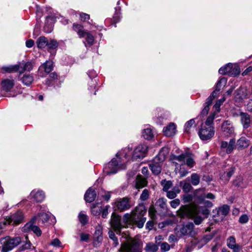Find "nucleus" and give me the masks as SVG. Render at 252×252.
Instances as JSON below:
<instances>
[{"label":"nucleus","mask_w":252,"mask_h":252,"mask_svg":"<svg viewBox=\"0 0 252 252\" xmlns=\"http://www.w3.org/2000/svg\"><path fill=\"white\" fill-rule=\"evenodd\" d=\"M129 147L122 149L116 155V158L105 165L104 172L107 175L116 173L119 170L126 168V163L130 161L129 154H131Z\"/></svg>","instance_id":"obj_1"},{"label":"nucleus","mask_w":252,"mask_h":252,"mask_svg":"<svg viewBox=\"0 0 252 252\" xmlns=\"http://www.w3.org/2000/svg\"><path fill=\"white\" fill-rule=\"evenodd\" d=\"M214 120V114H211L204 124H202L199 128L198 134L202 141L211 140L215 134V128L212 126Z\"/></svg>","instance_id":"obj_2"},{"label":"nucleus","mask_w":252,"mask_h":252,"mask_svg":"<svg viewBox=\"0 0 252 252\" xmlns=\"http://www.w3.org/2000/svg\"><path fill=\"white\" fill-rule=\"evenodd\" d=\"M200 211V208L195 205H185L181 207L178 212L181 217L194 218V223L199 225L202 221V218L199 216Z\"/></svg>","instance_id":"obj_3"},{"label":"nucleus","mask_w":252,"mask_h":252,"mask_svg":"<svg viewBox=\"0 0 252 252\" xmlns=\"http://www.w3.org/2000/svg\"><path fill=\"white\" fill-rule=\"evenodd\" d=\"M142 248L141 241L137 239H133L123 243L119 251L120 252H142Z\"/></svg>","instance_id":"obj_4"},{"label":"nucleus","mask_w":252,"mask_h":252,"mask_svg":"<svg viewBox=\"0 0 252 252\" xmlns=\"http://www.w3.org/2000/svg\"><path fill=\"white\" fill-rule=\"evenodd\" d=\"M146 213V209L145 205L143 204H139L131 213H126L124 215V221H135L139 217H144Z\"/></svg>","instance_id":"obj_5"},{"label":"nucleus","mask_w":252,"mask_h":252,"mask_svg":"<svg viewBox=\"0 0 252 252\" xmlns=\"http://www.w3.org/2000/svg\"><path fill=\"white\" fill-rule=\"evenodd\" d=\"M131 148V154H129L131 160H137L141 159L146 156L148 150V147L145 144H141L136 146L134 150L132 151L131 147L128 146Z\"/></svg>","instance_id":"obj_6"},{"label":"nucleus","mask_w":252,"mask_h":252,"mask_svg":"<svg viewBox=\"0 0 252 252\" xmlns=\"http://www.w3.org/2000/svg\"><path fill=\"white\" fill-rule=\"evenodd\" d=\"M21 242L20 237L10 238L9 237L0 239V244L2 245V252H8L17 246Z\"/></svg>","instance_id":"obj_7"},{"label":"nucleus","mask_w":252,"mask_h":252,"mask_svg":"<svg viewBox=\"0 0 252 252\" xmlns=\"http://www.w3.org/2000/svg\"><path fill=\"white\" fill-rule=\"evenodd\" d=\"M171 159L178 161L184 165L186 164L190 168L192 167L195 164L192 155L189 153H184L179 156H172Z\"/></svg>","instance_id":"obj_8"},{"label":"nucleus","mask_w":252,"mask_h":252,"mask_svg":"<svg viewBox=\"0 0 252 252\" xmlns=\"http://www.w3.org/2000/svg\"><path fill=\"white\" fill-rule=\"evenodd\" d=\"M110 224L111 227L117 234H120L121 229L123 227H128V224L124 222L123 219V221H122L121 217L115 213H113L111 215Z\"/></svg>","instance_id":"obj_9"},{"label":"nucleus","mask_w":252,"mask_h":252,"mask_svg":"<svg viewBox=\"0 0 252 252\" xmlns=\"http://www.w3.org/2000/svg\"><path fill=\"white\" fill-rule=\"evenodd\" d=\"M24 215L21 211H17L12 214L9 217H7L4 219V220L7 221V225L10 224H18L22 222L24 219Z\"/></svg>","instance_id":"obj_10"},{"label":"nucleus","mask_w":252,"mask_h":252,"mask_svg":"<svg viewBox=\"0 0 252 252\" xmlns=\"http://www.w3.org/2000/svg\"><path fill=\"white\" fill-rule=\"evenodd\" d=\"M115 207L121 212L129 209L133 204L127 198H123L118 199L114 203Z\"/></svg>","instance_id":"obj_11"},{"label":"nucleus","mask_w":252,"mask_h":252,"mask_svg":"<svg viewBox=\"0 0 252 252\" xmlns=\"http://www.w3.org/2000/svg\"><path fill=\"white\" fill-rule=\"evenodd\" d=\"M45 198L44 192L40 189H33L30 193L29 198L37 203L42 202Z\"/></svg>","instance_id":"obj_12"},{"label":"nucleus","mask_w":252,"mask_h":252,"mask_svg":"<svg viewBox=\"0 0 252 252\" xmlns=\"http://www.w3.org/2000/svg\"><path fill=\"white\" fill-rule=\"evenodd\" d=\"M0 85L1 92H9L13 89L15 85V81L12 77L5 78L2 80Z\"/></svg>","instance_id":"obj_13"},{"label":"nucleus","mask_w":252,"mask_h":252,"mask_svg":"<svg viewBox=\"0 0 252 252\" xmlns=\"http://www.w3.org/2000/svg\"><path fill=\"white\" fill-rule=\"evenodd\" d=\"M36 220L32 221L31 220L27 223L22 228V231L24 232H27L30 231H32L37 236H40L41 235V230L36 225H33V223L35 222Z\"/></svg>","instance_id":"obj_14"},{"label":"nucleus","mask_w":252,"mask_h":252,"mask_svg":"<svg viewBox=\"0 0 252 252\" xmlns=\"http://www.w3.org/2000/svg\"><path fill=\"white\" fill-rule=\"evenodd\" d=\"M219 72L220 74H226L233 75L238 74L240 71L237 68H233V64L231 63H228V64L221 67L219 70Z\"/></svg>","instance_id":"obj_15"},{"label":"nucleus","mask_w":252,"mask_h":252,"mask_svg":"<svg viewBox=\"0 0 252 252\" xmlns=\"http://www.w3.org/2000/svg\"><path fill=\"white\" fill-rule=\"evenodd\" d=\"M221 130L226 136H230L234 133V129L232 123L229 120L223 122L221 125Z\"/></svg>","instance_id":"obj_16"},{"label":"nucleus","mask_w":252,"mask_h":252,"mask_svg":"<svg viewBox=\"0 0 252 252\" xmlns=\"http://www.w3.org/2000/svg\"><path fill=\"white\" fill-rule=\"evenodd\" d=\"M235 139H231L228 143L226 141H221L220 144V149L222 151L225 152L226 154H230L232 152L235 147Z\"/></svg>","instance_id":"obj_17"},{"label":"nucleus","mask_w":252,"mask_h":252,"mask_svg":"<svg viewBox=\"0 0 252 252\" xmlns=\"http://www.w3.org/2000/svg\"><path fill=\"white\" fill-rule=\"evenodd\" d=\"M51 217L52 216L50 213L40 212L32 218V221L36 220L38 224H45L48 221Z\"/></svg>","instance_id":"obj_18"},{"label":"nucleus","mask_w":252,"mask_h":252,"mask_svg":"<svg viewBox=\"0 0 252 252\" xmlns=\"http://www.w3.org/2000/svg\"><path fill=\"white\" fill-rule=\"evenodd\" d=\"M194 224L192 222L184 225L180 229V232L182 235H189L193 236L195 232L193 230Z\"/></svg>","instance_id":"obj_19"},{"label":"nucleus","mask_w":252,"mask_h":252,"mask_svg":"<svg viewBox=\"0 0 252 252\" xmlns=\"http://www.w3.org/2000/svg\"><path fill=\"white\" fill-rule=\"evenodd\" d=\"M226 245L229 249L232 250L233 252H240L242 250V246L236 243L233 236H230L227 239Z\"/></svg>","instance_id":"obj_20"},{"label":"nucleus","mask_w":252,"mask_h":252,"mask_svg":"<svg viewBox=\"0 0 252 252\" xmlns=\"http://www.w3.org/2000/svg\"><path fill=\"white\" fill-rule=\"evenodd\" d=\"M241 121L244 128H248L252 126V117L246 113H240Z\"/></svg>","instance_id":"obj_21"},{"label":"nucleus","mask_w":252,"mask_h":252,"mask_svg":"<svg viewBox=\"0 0 252 252\" xmlns=\"http://www.w3.org/2000/svg\"><path fill=\"white\" fill-rule=\"evenodd\" d=\"M53 68V63L51 61H46L44 63L42 64L38 69V75L41 77L43 76V75H41V73L43 70L46 73H50Z\"/></svg>","instance_id":"obj_22"},{"label":"nucleus","mask_w":252,"mask_h":252,"mask_svg":"<svg viewBox=\"0 0 252 252\" xmlns=\"http://www.w3.org/2000/svg\"><path fill=\"white\" fill-rule=\"evenodd\" d=\"M172 162L175 166V172L176 173H178L181 178L186 176L188 174V171L184 167L185 165L183 163H180L179 164L176 160H172Z\"/></svg>","instance_id":"obj_23"},{"label":"nucleus","mask_w":252,"mask_h":252,"mask_svg":"<svg viewBox=\"0 0 252 252\" xmlns=\"http://www.w3.org/2000/svg\"><path fill=\"white\" fill-rule=\"evenodd\" d=\"M159 160H155V158L153 161L150 164V167L152 172L155 175L159 174L161 171V162Z\"/></svg>","instance_id":"obj_24"},{"label":"nucleus","mask_w":252,"mask_h":252,"mask_svg":"<svg viewBox=\"0 0 252 252\" xmlns=\"http://www.w3.org/2000/svg\"><path fill=\"white\" fill-rule=\"evenodd\" d=\"M82 37H84L85 39V40L84 41V43L86 47L88 46L90 47L94 44V37L92 33L85 31L84 34H83V36H81V38Z\"/></svg>","instance_id":"obj_25"},{"label":"nucleus","mask_w":252,"mask_h":252,"mask_svg":"<svg viewBox=\"0 0 252 252\" xmlns=\"http://www.w3.org/2000/svg\"><path fill=\"white\" fill-rule=\"evenodd\" d=\"M20 65H18V63L16 64L10 65L8 66H3L1 68V72L2 73H13L15 72H19Z\"/></svg>","instance_id":"obj_26"},{"label":"nucleus","mask_w":252,"mask_h":252,"mask_svg":"<svg viewBox=\"0 0 252 252\" xmlns=\"http://www.w3.org/2000/svg\"><path fill=\"white\" fill-rule=\"evenodd\" d=\"M163 132L166 136H173L176 132V126L173 123H170L168 126L164 127Z\"/></svg>","instance_id":"obj_27"},{"label":"nucleus","mask_w":252,"mask_h":252,"mask_svg":"<svg viewBox=\"0 0 252 252\" xmlns=\"http://www.w3.org/2000/svg\"><path fill=\"white\" fill-rule=\"evenodd\" d=\"M96 192L92 188H90L86 192L84 199L86 202H92L96 197Z\"/></svg>","instance_id":"obj_28"},{"label":"nucleus","mask_w":252,"mask_h":252,"mask_svg":"<svg viewBox=\"0 0 252 252\" xmlns=\"http://www.w3.org/2000/svg\"><path fill=\"white\" fill-rule=\"evenodd\" d=\"M18 65H20L19 73H22L25 71H31L33 68V64L31 62H25L22 61L18 63Z\"/></svg>","instance_id":"obj_29"},{"label":"nucleus","mask_w":252,"mask_h":252,"mask_svg":"<svg viewBox=\"0 0 252 252\" xmlns=\"http://www.w3.org/2000/svg\"><path fill=\"white\" fill-rule=\"evenodd\" d=\"M169 152V149L167 147H163L159 151L158 156L155 157V160L163 161Z\"/></svg>","instance_id":"obj_30"},{"label":"nucleus","mask_w":252,"mask_h":252,"mask_svg":"<svg viewBox=\"0 0 252 252\" xmlns=\"http://www.w3.org/2000/svg\"><path fill=\"white\" fill-rule=\"evenodd\" d=\"M229 211V207L227 205H224L217 210V214L219 219L222 220L227 215Z\"/></svg>","instance_id":"obj_31"},{"label":"nucleus","mask_w":252,"mask_h":252,"mask_svg":"<svg viewBox=\"0 0 252 252\" xmlns=\"http://www.w3.org/2000/svg\"><path fill=\"white\" fill-rule=\"evenodd\" d=\"M146 219L145 217H139L136 221H124L125 223L128 224V225H133L134 224L136 225L139 228H142L144 226V224L146 221Z\"/></svg>","instance_id":"obj_32"},{"label":"nucleus","mask_w":252,"mask_h":252,"mask_svg":"<svg viewBox=\"0 0 252 252\" xmlns=\"http://www.w3.org/2000/svg\"><path fill=\"white\" fill-rule=\"evenodd\" d=\"M142 137L146 140H150L154 137L153 130L150 127H146L143 129L142 132Z\"/></svg>","instance_id":"obj_33"},{"label":"nucleus","mask_w":252,"mask_h":252,"mask_svg":"<svg viewBox=\"0 0 252 252\" xmlns=\"http://www.w3.org/2000/svg\"><path fill=\"white\" fill-rule=\"evenodd\" d=\"M196 127L195 120L190 119L186 123L184 126V131L187 133H190L192 130Z\"/></svg>","instance_id":"obj_34"},{"label":"nucleus","mask_w":252,"mask_h":252,"mask_svg":"<svg viewBox=\"0 0 252 252\" xmlns=\"http://www.w3.org/2000/svg\"><path fill=\"white\" fill-rule=\"evenodd\" d=\"M250 144V141L245 137H241L238 140L237 146L238 148H246Z\"/></svg>","instance_id":"obj_35"},{"label":"nucleus","mask_w":252,"mask_h":252,"mask_svg":"<svg viewBox=\"0 0 252 252\" xmlns=\"http://www.w3.org/2000/svg\"><path fill=\"white\" fill-rule=\"evenodd\" d=\"M36 43L38 48L43 49L47 46L48 40L47 38L42 36L38 38Z\"/></svg>","instance_id":"obj_36"},{"label":"nucleus","mask_w":252,"mask_h":252,"mask_svg":"<svg viewBox=\"0 0 252 252\" xmlns=\"http://www.w3.org/2000/svg\"><path fill=\"white\" fill-rule=\"evenodd\" d=\"M58 79V76L56 73L52 72L50 74L49 78H47L45 82V84L47 86L53 85L56 80Z\"/></svg>","instance_id":"obj_37"},{"label":"nucleus","mask_w":252,"mask_h":252,"mask_svg":"<svg viewBox=\"0 0 252 252\" xmlns=\"http://www.w3.org/2000/svg\"><path fill=\"white\" fill-rule=\"evenodd\" d=\"M102 205L101 203H97L93 204L91 208L92 213L94 216H98L101 214Z\"/></svg>","instance_id":"obj_38"},{"label":"nucleus","mask_w":252,"mask_h":252,"mask_svg":"<svg viewBox=\"0 0 252 252\" xmlns=\"http://www.w3.org/2000/svg\"><path fill=\"white\" fill-rule=\"evenodd\" d=\"M21 80L24 85L29 86L33 82V77L31 74H25L21 79Z\"/></svg>","instance_id":"obj_39"},{"label":"nucleus","mask_w":252,"mask_h":252,"mask_svg":"<svg viewBox=\"0 0 252 252\" xmlns=\"http://www.w3.org/2000/svg\"><path fill=\"white\" fill-rule=\"evenodd\" d=\"M158 249V246L152 242L147 243L144 249L146 252H157Z\"/></svg>","instance_id":"obj_40"},{"label":"nucleus","mask_w":252,"mask_h":252,"mask_svg":"<svg viewBox=\"0 0 252 252\" xmlns=\"http://www.w3.org/2000/svg\"><path fill=\"white\" fill-rule=\"evenodd\" d=\"M147 184L146 179L141 175H138L136 179V186L137 188H142Z\"/></svg>","instance_id":"obj_41"},{"label":"nucleus","mask_w":252,"mask_h":252,"mask_svg":"<svg viewBox=\"0 0 252 252\" xmlns=\"http://www.w3.org/2000/svg\"><path fill=\"white\" fill-rule=\"evenodd\" d=\"M189 179L187 178L186 180L180 182V185L182 187L183 190L186 192H189L192 189L191 184L187 182Z\"/></svg>","instance_id":"obj_42"},{"label":"nucleus","mask_w":252,"mask_h":252,"mask_svg":"<svg viewBox=\"0 0 252 252\" xmlns=\"http://www.w3.org/2000/svg\"><path fill=\"white\" fill-rule=\"evenodd\" d=\"M225 100V98L223 96L222 98L218 100L215 103L214 106V112L212 114H214V118H215V115L216 113H218L220 111V106L223 103V102Z\"/></svg>","instance_id":"obj_43"},{"label":"nucleus","mask_w":252,"mask_h":252,"mask_svg":"<svg viewBox=\"0 0 252 252\" xmlns=\"http://www.w3.org/2000/svg\"><path fill=\"white\" fill-rule=\"evenodd\" d=\"M50 21H52V18L48 17L46 18L45 25L43 28L44 31L46 33H50L53 30V24L49 23Z\"/></svg>","instance_id":"obj_44"},{"label":"nucleus","mask_w":252,"mask_h":252,"mask_svg":"<svg viewBox=\"0 0 252 252\" xmlns=\"http://www.w3.org/2000/svg\"><path fill=\"white\" fill-rule=\"evenodd\" d=\"M73 29L74 31L77 32L79 37L81 38V36H83L85 31L83 30V27L80 24H74L73 25Z\"/></svg>","instance_id":"obj_45"},{"label":"nucleus","mask_w":252,"mask_h":252,"mask_svg":"<svg viewBox=\"0 0 252 252\" xmlns=\"http://www.w3.org/2000/svg\"><path fill=\"white\" fill-rule=\"evenodd\" d=\"M200 177L196 173H193L190 176V180L191 184L193 186H197L200 182Z\"/></svg>","instance_id":"obj_46"},{"label":"nucleus","mask_w":252,"mask_h":252,"mask_svg":"<svg viewBox=\"0 0 252 252\" xmlns=\"http://www.w3.org/2000/svg\"><path fill=\"white\" fill-rule=\"evenodd\" d=\"M78 219L83 225L86 224L88 221V216L83 212H81L78 215Z\"/></svg>","instance_id":"obj_47"},{"label":"nucleus","mask_w":252,"mask_h":252,"mask_svg":"<svg viewBox=\"0 0 252 252\" xmlns=\"http://www.w3.org/2000/svg\"><path fill=\"white\" fill-rule=\"evenodd\" d=\"M206 198L213 200L215 198V195L212 193H208L207 194H203L198 196V201H204Z\"/></svg>","instance_id":"obj_48"},{"label":"nucleus","mask_w":252,"mask_h":252,"mask_svg":"<svg viewBox=\"0 0 252 252\" xmlns=\"http://www.w3.org/2000/svg\"><path fill=\"white\" fill-rule=\"evenodd\" d=\"M226 83V80L225 78H220L217 82L216 86V91L219 92L222 86H224Z\"/></svg>","instance_id":"obj_49"},{"label":"nucleus","mask_w":252,"mask_h":252,"mask_svg":"<svg viewBox=\"0 0 252 252\" xmlns=\"http://www.w3.org/2000/svg\"><path fill=\"white\" fill-rule=\"evenodd\" d=\"M161 185L163 186V190L167 191L171 187L172 183L170 181L163 180Z\"/></svg>","instance_id":"obj_50"},{"label":"nucleus","mask_w":252,"mask_h":252,"mask_svg":"<svg viewBox=\"0 0 252 252\" xmlns=\"http://www.w3.org/2000/svg\"><path fill=\"white\" fill-rule=\"evenodd\" d=\"M237 95H239V98L240 99H244L246 97L247 94L245 89L240 88L237 91Z\"/></svg>","instance_id":"obj_51"},{"label":"nucleus","mask_w":252,"mask_h":252,"mask_svg":"<svg viewBox=\"0 0 252 252\" xmlns=\"http://www.w3.org/2000/svg\"><path fill=\"white\" fill-rule=\"evenodd\" d=\"M108 234L109 238L114 242V246L117 247L119 245V242L118 239L115 236L114 232L112 230H110Z\"/></svg>","instance_id":"obj_52"},{"label":"nucleus","mask_w":252,"mask_h":252,"mask_svg":"<svg viewBox=\"0 0 252 252\" xmlns=\"http://www.w3.org/2000/svg\"><path fill=\"white\" fill-rule=\"evenodd\" d=\"M50 245L56 248H63L61 241L57 238L53 239L51 242Z\"/></svg>","instance_id":"obj_53"},{"label":"nucleus","mask_w":252,"mask_h":252,"mask_svg":"<svg viewBox=\"0 0 252 252\" xmlns=\"http://www.w3.org/2000/svg\"><path fill=\"white\" fill-rule=\"evenodd\" d=\"M149 191L147 189H144L140 197V199L141 201H145L149 198Z\"/></svg>","instance_id":"obj_54"},{"label":"nucleus","mask_w":252,"mask_h":252,"mask_svg":"<svg viewBox=\"0 0 252 252\" xmlns=\"http://www.w3.org/2000/svg\"><path fill=\"white\" fill-rule=\"evenodd\" d=\"M110 209V205H106L103 208H102L101 213L103 218H106L109 214V210Z\"/></svg>","instance_id":"obj_55"},{"label":"nucleus","mask_w":252,"mask_h":252,"mask_svg":"<svg viewBox=\"0 0 252 252\" xmlns=\"http://www.w3.org/2000/svg\"><path fill=\"white\" fill-rule=\"evenodd\" d=\"M59 45L58 42L54 39H51L49 41H48V44L47 47L49 49H55L57 48Z\"/></svg>","instance_id":"obj_56"},{"label":"nucleus","mask_w":252,"mask_h":252,"mask_svg":"<svg viewBox=\"0 0 252 252\" xmlns=\"http://www.w3.org/2000/svg\"><path fill=\"white\" fill-rule=\"evenodd\" d=\"M102 234V226L98 224L95 228V235L97 236V239H98L100 237H101Z\"/></svg>","instance_id":"obj_57"},{"label":"nucleus","mask_w":252,"mask_h":252,"mask_svg":"<svg viewBox=\"0 0 252 252\" xmlns=\"http://www.w3.org/2000/svg\"><path fill=\"white\" fill-rule=\"evenodd\" d=\"M211 104H208L207 102H206L204 107L201 112V116L204 117L206 116L209 110V106Z\"/></svg>","instance_id":"obj_58"},{"label":"nucleus","mask_w":252,"mask_h":252,"mask_svg":"<svg viewBox=\"0 0 252 252\" xmlns=\"http://www.w3.org/2000/svg\"><path fill=\"white\" fill-rule=\"evenodd\" d=\"M170 249V245L166 242H163L160 245V250L163 252H167L169 251Z\"/></svg>","instance_id":"obj_59"},{"label":"nucleus","mask_w":252,"mask_h":252,"mask_svg":"<svg viewBox=\"0 0 252 252\" xmlns=\"http://www.w3.org/2000/svg\"><path fill=\"white\" fill-rule=\"evenodd\" d=\"M182 198L185 203H187L192 200V196L191 194H186L182 196Z\"/></svg>","instance_id":"obj_60"},{"label":"nucleus","mask_w":252,"mask_h":252,"mask_svg":"<svg viewBox=\"0 0 252 252\" xmlns=\"http://www.w3.org/2000/svg\"><path fill=\"white\" fill-rule=\"evenodd\" d=\"M217 92H218L217 91H216V90H215L214 91H213L212 92L211 94L208 97V98L207 99V100H206V102H207V103L208 104H212V101L216 97Z\"/></svg>","instance_id":"obj_61"},{"label":"nucleus","mask_w":252,"mask_h":252,"mask_svg":"<svg viewBox=\"0 0 252 252\" xmlns=\"http://www.w3.org/2000/svg\"><path fill=\"white\" fill-rule=\"evenodd\" d=\"M180 200L179 199H175L170 202V205L173 208H176L180 204Z\"/></svg>","instance_id":"obj_62"},{"label":"nucleus","mask_w":252,"mask_h":252,"mask_svg":"<svg viewBox=\"0 0 252 252\" xmlns=\"http://www.w3.org/2000/svg\"><path fill=\"white\" fill-rule=\"evenodd\" d=\"M118 10L117 8H116V13L113 17V21L115 23L119 22L120 19V15Z\"/></svg>","instance_id":"obj_63"},{"label":"nucleus","mask_w":252,"mask_h":252,"mask_svg":"<svg viewBox=\"0 0 252 252\" xmlns=\"http://www.w3.org/2000/svg\"><path fill=\"white\" fill-rule=\"evenodd\" d=\"M249 218L246 215H242L239 218V222L241 223H246L248 222Z\"/></svg>","instance_id":"obj_64"}]
</instances>
